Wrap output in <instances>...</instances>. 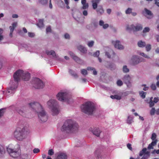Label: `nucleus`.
<instances>
[{
  "label": "nucleus",
  "mask_w": 159,
  "mask_h": 159,
  "mask_svg": "<svg viewBox=\"0 0 159 159\" xmlns=\"http://www.w3.org/2000/svg\"><path fill=\"white\" fill-rule=\"evenodd\" d=\"M30 105L35 112L38 114V118L40 122H44L48 119V116L41 105L38 102H32Z\"/></svg>",
  "instance_id": "7ed1b4c3"
},
{
  "label": "nucleus",
  "mask_w": 159,
  "mask_h": 159,
  "mask_svg": "<svg viewBox=\"0 0 159 159\" xmlns=\"http://www.w3.org/2000/svg\"><path fill=\"white\" fill-rule=\"evenodd\" d=\"M6 111V108H3L0 109V119L4 116Z\"/></svg>",
  "instance_id": "7c9ffc66"
},
{
  "label": "nucleus",
  "mask_w": 159,
  "mask_h": 159,
  "mask_svg": "<svg viewBox=\"0 0 159 159\" xmlns=\"http://www.w3.org/2000/svg\"><path fill=\"white\" fill-rule=\"evenodd\" d=\"M77 49L82 53H86L87 52V48L83 46L80 45L77 47Z\"/></svg>",
  "instance_id": "aec40b11"
},
{
  "label": "nucleus",
  "mask_w": 159,
  "mask_h": 159,
  "mask_svg": "<svg viewBox=\"0 0 159 159\" xmlns=\"http://www.w3.org/2000/svg\"><path fill=\"white\" fill-rule=\"evenodd\" d=\"M29 132V129L27 126L18 127L14 132L13 135L17 140L22 141L26 138Z\"/></svg>",
  "instance_id": "20e7f679"
},
{
  "label": "nucleus",
  "mask_w": 159,
  "mask_h": 159,
  "mask_svg": "<svg viewBox=\"0 0 159 159\" xmlns=\"http://www.w3.org/2000/svg\"><path fill=\"white\" fill-rule=\"evenodd\" d=\"M105 55L107 56L108 58H110L111 55L113 56L115 55V53L112 50L110 49L109 51V52H105Z\"/></svg>",
  "instance_id": "5701e85b"
},
{
  "label": "nucleus",
  "mask_w": 159,
  "mask_h": 159,
  "mask_svg": "<svg viewBox=\"0 0 159 159\" xmlns=\"http://www.w3.org/2000/svg\"><path fill=\"white\" fill-rule=\"evenodd\" d=\"M48 1V0H40L39 1L41 4L44 5L47 3Z\"/></svg>",
  "instance_id": "09e8293b"
},
{
  "label": "nucleus",
  "mask_w": 159,
  "mask_h": 159,
  "mask_svg": "<svg viewBox=\"0 0 159 159\" xmlns=\"http://www.w3.org/2000/svg\"><path fill=\"white\" fill-rule=\"evenodd\" d=\"M110 97L112 99H115L118 100H120L121 98V96L117 95H111Z\"/></svg>",
  "instance_id": "2f4dec72"
},
{
  "label": "nucleus",
  "mask_w": 159,
  "mask_h": 159,
  "mask_svg": "<svg viewBox=\"0 0 159 159\" xmlns=\"http://www.w3.org/2000/svg\"><path fill=\"white\" fill-rule=\"evenodd\" d=\"M46 53L48 55H51L56 60L60 61L63 62L64 60L63 59L60 58L58 55H56L55 51L53 50H47L46 51Z\"/></svg>",
  "instance_id": "1a4fd4ad"
},
{
  "label": "nucleus",
  "mask_w": 159,
  "mask_h": 159,
  "mask_svg": "<svg viewBox=\"0 0 159 159\" xmlns=\"http://www.w3.org/2000/svg\"><path fill=\"white\" fill-rule=\"evenodd\" d=\"M57 98L59 101L61 102H67L68 100V94L66 92H60L56 95Z\"/></svg>",
  "instance_id": "0eeeda50"
},
{
  "label": "nucleus",
  "mask_w": 159,
  "mask_h": 159,
  "mask_svg": "<svg viewBox=\"0 0 159 159\" xmlns=\"http://www.w3.org/2000/svg\"><path fill=\"white\" fill-rule=\"evenodd\" d=\"M67 156L66 153L63 152L60 153L58 155L57 159H66Z\"/></svg>",
  "instance_id": "412c9836"
},
{
  "label": "nucleus",
  "mask_w": 159,
  "mask_h": 159,
  "mask_svg": "<svg viewBox=\"0 0 159 159\" xmlns=\"http://www.w3.org/2000/svg\"><path fill=\"white\" fill-rule=\"evenodd\" d=\"M69 54L75 61L79 64H81L83 62L78 57L75 55L72 52H69Z\"/></svg>",
  "instance_id": "4468645a"
},
{
  "label": "nucleus",
  "mask_w": 159,
  "mask_h": 159,
  "mask_svg": "<svg viewBox=\"0 0 159 159\" xmlns=\"http://www.w3.org/2000/svg\"><path fill=\"white\" fill-rule=\"evenodd\" d=\"M156 134L155 133H153L152 134L151 139L153 140V141H154L156 140H157V139H156Z\"/></svg>",
  "instance_id": "c03bdc74"
},
{
  "label": "nucleus",
  "mask_w": 159,
  "mask_h": 159,
  "mask_svg": "<svg viewBox=\"0 0 159 159\" xmlns=\"http://www.w3.org/2000/svg\"><path fill=\"white\" fill-rule=\"evenodd\" d=\"M142 86H144V87L143 89L144 91H147L148 89V87L146 86V84H143L142 85Z\"/></svg>",
  "instance_id": "13d9d810"
},
{
  "label": "nucleus",
  "mask_w": 159,
  "mask_h": 159,
  "mask_svg": "<svg viewBox=\"0 0 159 159\" xmlns=\"http://www.w3.org/2000/svg\"><path fill=\"white\" fill-rule=\"evenodd\" d=\"M139 54L140 56L147 59H150V57L147 55L145 54L144 52H140L139 53Z\"/></svg>",
  "instance_id": "4c0bfd02"
},
{
  "label": "nucleus",
  "mask_w": 159,
  "mask_h": 159,
  "mask_svg": "<svg viewBox=\"0 0 159 159\" xmlns=\"http://www.w3.org/2000/svg\"><path fill=\"white\" fill-rule=\"evenodd\" d=\"M109 26V25L107 24H104L103 26L102 27L104 29H106Z\"/></svg>",
  "instance_id": "e2e57ef3"
},
{
  "label": "nucleus",
  "mask_w": 159,
  "mask_h": 159,
  "mask_svg": "<svg viewBox=\"0 0 159 159\" xmlns=\"http://www.w3.org/2000/svg\"><path fill=\"white\" fill-rule=\"evenodd\" d=\"M28 35L29 37L31 38H33L35 34L33 33L29 32L28 33Z\"/></svg>",
  "instance_id": "603ef678"
},
{
  "label": "nucleus",
  "mask_w": 159,
  "mask_h": 159,
  "mask_svg": "<svg viewBox=\"0 0 159 159\" xmlns=\"http://www.w3.org/2000/svg\"><path fill=\"white\" fill-rule=\"evenodd\" d=\"M47 105L53 116H56L59 113V107L58 103L56 100L52 99H50L47 102Z\"/></svg>",
  "instance_id": "39448f33"
},
{
  "label": "nucleus",
  "mask_w": 159,
  "mask_h": 159,
  "mask_svg": "<svg viewBox=\"0 0 159 159\" xmlns=\"http://www.w3.org/2000/svg\"><path fill=\"white\" fill-rule=\"evenodd\" d=\"M37 25L39 28H41L44 25L43 23V20H40L38 24H37Z\"/></svg>",
  "instance_id": "c9c22d12"
},
{
  "label": "nucleus",
  "mask_w": 159,
  "mask_h": 159,
  "mask_svg": "<svg viewBox=\"0 0 159 159\" xmlns=\"http://www.w3.org/2000/svg\"><path fill=\"white\" fill-rule=\"evenodd\" d=\"M151 88L153 90H155L156 89V87L155 84H152L151 85Z\"/></svg>",
  "instance_id": "864d4df0"
},
{
  "label": "nucleus",
  "mask_w": 159,
  "mask_h": 159,
  "mask_svg": "<svg viewBox=\"0 0 159 159\" xmlns=\"http://www.w3.org/2000/svg\"><path fill=\"white\" fill-rule=\"evenodd\" d=\"M21 157L22 159H28L29 158L30 156L27 154H24L21 155Z\"/></svg>",
  "instance_id": "ea45409f"
},
{
  "label": "nucleus",
  "mask_w": 159,
  "mask_h": 159,
  "mask_svg": "<svg viewBox=\"0 0 159 159\" xmlns=\"http://www.w3.org/2000/svg\"><path fill=\"white\" fill-rule=\"evenodd\" d=\"M81 73L84 76H85L88 74L87 70L84 69H82L81 70Z\"/></svg>",
  "instance_id": "a19ab883"
},
{
  "label": "nucleus",
  "mask_w": 159,
  "mask_h": 159,
  "mask_svg": "<svg viewBox=\"0 0 159 159\" xmlns=\"http://www.w3.org/2000/svg\"><path fill=\"white\" fill-rule=\"evenodd\" d=\"M155 4L159 7V2L158 0H154Z\"/></svg>",
  "instance_id": "338daca9"
},
{
  "label": "nucleus",
  "mask_w": 159,
  "mask_h": 159,
  "mask_svg": "<svg viewBox=\"0 0 159 159\" xmlns=\"http://www.w3.org/2000/svg\"><path fill=\"white\" fill-rule=\"evenodd\" d=\"M15 110L22 116H23L25 117H27V112L25 110L24 111V110H23L21 108L18 107H15Z\"/></svg>",
  "instance_id": "dca6fc26"
},
{
  "label": "nucleus",
  "mask_w": 159,
  "mask_h": 159,
  "mask_svg": "<svg viewBox=\"0 0 159 159\" xmlns=\"http://www.w3.org/2000/svg\"><path fill=\"white\" fill-rule=\"evenodd\" d=\"M104 22L102 20H100L99 22V25L100 26H102L104 25Z\"/></svg>",
  "instance_id": "0e129e2a"
},
{
  "label": "nucleus",
  "mask_w": 159,
  "mask_h": 159,
  "mask_svg": "<svg viewBox=\"0 0 159 159\" xmlns=\"http://www.w3.org/2000/svg\"><path fill=\"white\" fill-rule=\"evenodd\" d=\"M94 42L93 41L91 40L87 42V45L89 47H92L94 45Z\"/></svg>",
  "instance_id": "f704fd0d"
},
{
  "label": "nucleus",
  "mask_w": 159,
  "mask_h": 159,
  "mask_svg": "<svg viewBox=\"0 0 159 159\" xmlns=\"http://www.w3.org/2000/svg\"><path fill=\"white\" fill-rule=\"evenodd\" d=\"M46 33L51 32V27L49 26L46 29Z\"/></svg>",
  "instance_id": "6e6d98bb"
},
{
  "label": "nucleus",
  "mask_w": 159,
  "mask_h": 159,
  "mask_svg": "<svg viewBox=\"0 0 159 159\" xmlns=\"http://www.w3.org/2000/svg\"><path fill=\"white\" fill-rule=\"evenodd\" d=\"M64 38L66 39H70V36L67 33H66L64 34Z\"/></svg>",
  "instance_id": "5fc2aeb1"
},
{
  "label": "nucleus",
  "mask_w": 159,
  "mask_h": 159,
  "mask_svg": "<svg viewBox=\"0 0 159 159\" xmlns=\"http://www.w3.org/2000/svg\"><path fill=\"white\" fill-rule=\"evenodd\" d=\"M99 54H100L99 51L98 50L93 54V55L94 57H98L99 56Z\"/></svg>",
  "instance_id": "8fccbe9b"
},
{
  "label": "nucleus",
  "mask_w": 159,
  "mask_h": 159,
  "mask_svg": "<svg viewBox=\"0 0 159 159\" xmlns=\"http://www.w3.org/2000/svg\"><path fill=\"white\" fill-rule=\"evenodd\" d=\"M133 118L131 116H129L128 117L127 119L126 120V122L128 124H131L133 122Z\"/></svg>",
  "instance_id": "cd10ccee"
},
{
  "label": "nucleus",
  "mask_w": 159,
  "mask_h": 159,
  "mask_svg": "<svg viewBox=\"0 0 159 159\" xmlns=\"http://www.w3.org/2000/svg\"><path fill=\"white\" fill-rule=\"evenodd\" d=\"M104 13V11H97V13L98 15H101Z\"/></svg>",
  "instance_id": "4d7b16f0"
},
{
  "label": "nucleus",
  "mask_w": 159,
  "mask_h": 159,
  "mask_svg": "<svg viewBox=\"0 0 159 159\" xmlns=\"http://www.w3.org/2000/svg\"><path fill=\"white\" fill-rule=\"evenodd\" d=\"M137 44L139 47L143 48L145 46L146 43L144 41H143L142 40H139Z\"/></svg>",
  "instance_id": "a878e982"
},
{
  "label": "nucleus",
  "mask_w": 159,
  "mask_h": 159,
  "mask_svg": "<svg viewBox=\"0 0 159 159\" xmlns=\"http://www.w3.org/2000/svg\"><path fill=\"white\" fill-rule=\"evenodd\" d=\"M156 112V110L155 108L154 107L152 108L150 111V114L151 116L154 115Z\"/></svg>",
  "instance_id": "79ce46f5"
},
{
  "label": "nucleus",
  "mask_w": 159,
  "mask_h": 159,
  "mask_svg": "<svg viewBox=\"0 0 159 159\" xmlns=\"http://www.w3.org/2000/svg\"><path fill=\"white\" fill-rule=\"evenodd\" d=\"M150 30L149 28L148 27H146L144 28L143 30V32L145 33L146 32H148Z\"/></svg>",
  "instance_id": "a18cd8bd"
},
{
  "label": "nucleus",
  "mask_w": 159,
  "mask_h": 159,
  "mask_svg": "<svg viewBox=\"0 0 159 159\" xmlns=\"http://www.w3.org/2000/svg\"><path fill=\"white\" fill-rule=\"evenodd\" d=\"M157 142V140L153 141L150 144H149L148 147V149H151L153 148V146H155Z\"/></svg>",
  "instance_id": "393cba45"
},
{
  "label": "nucleus",
  "mask_w": 159,
  "mask_h": 159,
  "mask_svg": "<svg viewBox=\"0 0 159 159\" xmlns=\"http://www.w3.org/2000/svg\"><path fill=\"white\" fill-rule=\"evenodd\" d=\"M7 150L11 156L13 157H16L19 156V153L17 151L10 148H8Z\"/></svg>",
  "instance_id": "9b49d317"
},
{
  "label": "nucleus",
  "mask_w": 159,
  "mask_h": 159,
  "mask_svg": "<svg viewBox=\"0 0 159 159\" xmlns=\"http://www.w3.org/2000/svg\"><path fill=\"white\" fill-rule=\"evenodd\" d=\"M122 79L125 83L127 85L131 84V77L128 74L125 75L123 77Z\"/></svg>",
  "instance_id": "2eb2a0df"
},
{
  "label": "nucleus",
  "mask_w": 159,
  "mask_h": 159,
  "mask_svg": "<svg viewBox=\"0 0 159 159\" xmlns=\"http://www.w3.org/2000/svg\"><path fill=\"white\" fill-rule=\"evenodd\" d=\"M89 130L93 134L97 137H99L100 134L102 132L101 130L98 128H89Z\"/></svg>",
  "instance_id": "f8f14e48"
},
{
  "label": "nucleus",
  "mask_w": 159,
  "mask_h": 159,
  "mask_svg": "<svg viewBox=\"0 0 159 159\" xmlns=\"http://www.w3.org/2000/svg\"><path fill=\"white\" fill-rule=\"evenodd\" d=\"M48 154L49 155L52 156L54 154V151L52 149H49L48 151Z\"/></svg>",
  "instance_id": "de8ad7c7"
},
{
  "label": "nucleus",
  "mask_w": 159,
  "mask_h": 159,
  "mask_svg": "<svg viewBox=\"0 0 159 159\" xmlns=\"http://www.w3.org/2000/svg\"><path fill=\"white\" fill-rule=\"evenodd\" d=\"M134 25H127L126 26V29L128 30H133L134 31Z\"/></svg>",
  "instance_id": "c85d7f7f"
},
{
  "label": "nucleus",
  "mask_w": 159,
  "mask_h": 159,
  "mask_svg": "<svg viewBox=\"0 0 159 159\" xmlns=\"http://www.w3.org/2000/svg\"><path fill=\"white\" fill-rule=\"evenodd\" d=\"M146 50L147 52H149L151 50L152 48L151 45L150 44H147L145 46Z\"/></svg>",
  "instance_id": "e433bc0d"
},
{
  "label": "nucleus",
  "mask_w": 159,
  "mask_h": 159,
  "mask_svg": "<svg viewBox=\"0 0 159 159\" xmlns=\"http://www.w3.org/2000/svg\"><path fill=\"white\" fill-rule=\"evenodd\" d=\"M143 27L141 25L137 24L135 26L134 25V31H137L142 30Z\"/></svg>",
  "instance_id": "b1692460"
},
{
  "label": "nucleus",
  "mask_w": 159,
  "mask_h": 159,
  "mask_svg": "<svg viewBox=\"0 0 159 159\" xmlns=\"http://www.w3.org/2000/svg\"><path fill=\"white\" fill-rule=\"evenodd\" d=\"M33 86L35 88L37 89H42L44 86L43 81L37 78H35L33 79Z\"/></svg>",
  "instance_id": "6e6552de"
},
{
  "label": "nucleus",
  "mask_w": 159,
  "mask_h": 159,
  "mask_svg": "<svg viewBox=\"0 0 159 159\" xmlns=\"http://www.w3.org/2000/svg\"><path fill=\"white\" fill-rule=\"evenodd\" d=\"M127 147L128 148H129V150H132V148L131 147V144L130 143H128L127 144Z\"/></svg>",
  "instance_id": "680f3d73"
},
{
  "label": "nucleus",
  "mask_w": 159,
  "mask_h": 159,
  "mask_svg": "<svg viewBox=\"0 0 159 159\" xmlns=\"http://www.w3.org/2000/svg\"><path fill=\"white\" fill-rule=\"evenodd\" d=\"M72 76L75 78H77L78 77L77 74L75 72L74 73H73V74L72 75Z\"/></svg>",
  "instance_id": "69168bd1"
},
{
  "label": "nucleus",
  "mask_w": 159,
  "mask_h": 159,
  "mask_svg": "<svg viewBox=\"0 0 159 159\" xmlns=\"http://www.w3.org/2000/svg\"><path fill=\"white\" fill-rule=\"evenodd\" d=\"M147 148H144L143 149L140 151L139 154L140 156H142L143 155H144L146 152H147Z\"/></svg>",
  "instance_id": "72a5a7b5"
},
{
  "label": "nucleus",
  "mask_w": 159,
  "mask_h": 159,
  "mask_svg": "<svg viewBox=\"0 0 159 159\" xmlns=\"http://www.w3.org/2000/svg\"><path fill=\"white\" fill-rule=\"evenodd\" d=\"M13 77L14 80H11L9 87L7 89V93L8 96L14 93L17 87L18 82L21 79L26 81L28 80L30 78V76L28 72L19 70L14 73Z\"/></svg>",
  "instance_id": "f257e3e1"
},
{
  "label": "nucleus",
  "mask_w": 159,
  "mask_h": 159,
  "mask_svg": "<svg viewBox=\"0 0 159 159\" xmlns=\"http://www.w3.org/2000/svg\"><path fill=\"white\" fill-rule=\"evenodd\" d=\"M79 125L75 121L68 119L66 120L61 127L62 131L68 134L75 133L79 130Z\"/></svg>",
  "instance_id": "f03ea898"
},
{
  "label": "nucleus",
  "mask_w": 159,
  "mask_h": 159,
  "mask_svg": "<svg viewBox=\"0 0 159 159\" xmlns=\"http://www.w3.org/2000/svg\"><path fill=\"white\" fill-rule=\"evenodd\" d=\"M123 72L125 73H127L129 72V69L126 65H124L122 67Z\"/></svg>",
  "instance_id": "bb28decb"
},
{
  "label": "nucleus",
  "mask_w": 159,
  "mask_h": 159,
  "mask_svg": "<svg viewBox=\"0 0 159 159\" xmlns=\"http://www.w3.org/2000/svg\"><path fill=\"white\" fill-rule=\"evenodd\" d=\"M6 152L4 147L0 144V159L3 158Z\"/></svg>",
  "instance_id": "6ab92c4d"
},
{
  "label": "nucleus",
  "mask_w": 159,
  "mask_h": 159,
  "mask_svg": "<svg viewBox=\"0 0 159 159\" xmlns=\"http://www.w3.org/2000/svg\"><path fill=\"white\" fill-rule=\"evenodd\" d=\"M82 111L89 115H92L95 110V105L91 102L85 103L81 106Z\"/></svg>",
  "instance_id": "423d86ee"
},
{
  "label": "nucleus",
  "mask_w": 159,
  "mask_h": 159,
  "mask_svg": "<svg viewBox=\"0 0 159 159\" xmlns=\"http://www.w3.org/2000/svg\"><path fill=\"white\" fill-rule=\"evenodd\" d=\"M155 38L157 40V41L158 42H159V35H157L155 36Z\"/></svg>",
  "instance_id": "774afa93"
},
{
  "label": "nucleus",
  "mask_w": 159,
  "mask_h": 159,
  "mask_svg": "<svg viewBox=\"0 0 159 159\" xmlns=\"http://www.w3.org/2000/svg\"><path fill=\"white\" fill-rule=\"evenodd\" d=\"M159 101V98L158 97H155L154 98L153 102L155 103H157Z\"/></svg>",
  "instance_id": "052dcab7"
},
{
  "label": "nucleus",
  "mask_w": 159,
  "mask_h": 159,
  "mask_svg": "<svg viewBox=\"0 0 159 159\" xmlns=\"http://www.w3.org/2000/svg\"><path fill=\"white\" fill-rule=\"evenodd\" d=\"M125 13L127 14H131L133 16H135L137 15L136 12H132V11H126Z\"/></svg>",
  "instance_id": "473e14b6"
},
{
  "label": "nucleus",
  "mask_w": 159,
  "mask_h": 159,
  "mask_svg": "<svg viewBox=\"0 0 159 159\" xmlns=\"http://www.w3.org/2000/svg\"><path fill=\"white\" fill-rule=\"evenodd\" d=\"M150 156V152L148 151H147L146 153L143 155L141 159H147Z\"/></svg>",
  "instance_id": "c756f323"
},
{
  "label": "nucleus",
  "mask_w": 159,
  "mask_h": 159,
  "mask_svg": "<svg viewBox=\"0 0 159 159\" xmlns=\"http://www.w3.org/2000/svg\"><path fill=\"white\" fill-rule=\"evenodd\" d=\"M33 151L34 153H36L39 152L40 151V150L38 148H35L34 149Z\"/></svg>",
  "instance_id": "bf43d9fd"
},
{
  "label": "nucleus",
  "mask_w": 159,
  "mask_h": 159,
  "mask_svg": "<svg viewBox=\"0 0 159 159\" xmlns=\"http://www.w3.org/2000/svg\"><path fill=\"white\" fill-rule=\"evenodd\" d=\"M83 5V8L84 9H87L89 5L88 4V3H85L84 4H82Z\"/></svg>",
  "instance_id": "49530a36"
},
{
  "label": "nucleus",
  "mask_w": 159,
  "mask_h": 159,
  "mask_svg": "<svg viewBox=\"0 0 159 159\" xmlns=\"http://www.w3.org/2000/svg\"><path fill=\"white\" fill-rule=\"evenodd\" d=\"M100 1V0H92V5L93 9H96L98 4L99 3Z\"/></svg>",
  "instance_id": "4be33fe9"
},
{
  "label": "nucleus",
  "mask_w": 159,
  "mask_h": 159,
  "mask_svg": "<svg viewBox=\"0 0 159 159\" xmlns=\"http://www.w3.org/2000/svg\"><path fill=\"white\" fill-rule=\"evenodd\" d=\"M142 14L147 18L151 19L153 17V14L151 11H143Z\"/></svg>",
  "instance_id": "f3484780"
},
{
  "label": "nucleus",
  "mask_w": 159,
  "mask_h": 159,
  "mask_svg": "<svg viewBox=\"0 0 159 159\" xmlns=\"http://www.w3.org/2000/svg\"><path fill=\"white\" fill-rule=\"evenodd\" d=\"M154 102L152 101H150L149 102V107H152L154 105Z\"/></svg>",
  "instance_id": "3c124183"
},
{
  "label": "nucleus",
  "mask_w": 159,
  "mask_h": 159,
  "mask_svg": "<svg viewBox=\"0 0 159 159\" xmlns=\"http://www.w3.org/2000/svg\"><path fill=\"white\" fill-rule=\"evenodd\" d=\"M146 94V93L143 91H141L139 92L140 95L143 98H144L145 97Z\"/></svg>",
  "instance_id": "58836bf2"
},
{
  "label": "nucleus",
  "mask_w": 159,
  "mask_h": 159,
  "mask_svg": "<svg viewBox=\"0 0 159 159\" xmlns=\"http://www.w3.org/2000/svg\"><path fill=\"white\" fill-rule=\"evenodd\" d=\"M131 60L132 63L134 65H137L140 62L145 61L144 59L136 55L132 56Z\"/></svg>",
  "instance_id": "9d476101"
},
{
  "label": "nucleus",
  "mask_w": 159,
  "mask_h": 159,
  "mask_svg": "<svg viewBox=\"0 0 159 159\" xmlns=\"http://www.w3.org/2000/svg\"><path fill=\"white\" fill-rule=\"evenodd\" d=\"M112 43L114 45L115 48L118 49L122 50L124 48L123 46L118 40L113 41H112Z\"/></svg>",
  "instance_id": "ddd939ff"
},
{
  "label": "nucleus",
  "mask_w": 159,
  "mask_h": 159,
  "mask_svg": "<svg viewBox=\"0 0 159 159\" xmlns=\"http://www.w3.org/2000/svg\"><path fill=\"white\" fill-rule=\"evenodd\" d=\"M17 22H15L12 24V26H11L9 27L10 31L9 35L11 37H12L13 31L15 29V28L17 26Z\"/></svg>",
  "instance_id": "a211bd4d"
},
{
  "label": "nucleus",
  "mask_w": 159,
  "mask_h": 159,
  "mask_svg": "<svg viewBox=\"0 0 159 159\" xmlns=\"http://www.w3.org/2000/svg\"><path fill=\"white\" fill-rule=\"evenodd\" d=\"M116 84L118 86H120L123 84V83L121 80H119L117 81Z\"/></svg>",
  "instance_id": "37998d69"
}]
</instances>
